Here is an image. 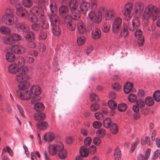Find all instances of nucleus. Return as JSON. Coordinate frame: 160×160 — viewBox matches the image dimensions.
Wrapping results in <instances>:
<instances>
[{"instance_id": "nucleus-1", "label": "nucleus", "mask_w": 160, "mask_h": 160, "mask_svg": "<svg viewBox=\"0 0 160 160\" xmlns=\"http://www.w3.org/2000/svg\"><path fill=\"white\" fill-rule=\"evenodd\" d=\"M124 16L126 20H129L132 15L138 17L141 15L144 9V4L141 1L136 2L134 5L131 2H128L125 5Z\"/></svg>"}, {"instance_id": "nucleus-2", "label": "nucleus", "mask_w": 160, "mask_h": 160, "mask_svg": "<svg viewBox=\"0 0 160 160\" xmlns=\"http://www.w3.org/2000/svg\"><path fill=\"white\" fill-rule=\"evenodd\" d=\"M45 4L41 3L39 6H34L30 11L32 15H30L28 20L32 22H43L46 19V15L44 11Z\"/></svg>"}, {"instance_id": "nucleus-3", "label": "nucleus", "mask_w": 160, "mask_h": 160, "mask_svg": "<svg viewBox=\"0 0 160 160\" xmlns=\"http://www.w3.org/2000/svg\"><path fill=\"white\" fill-rule=\"evenodd\" d=\"M28 72V68L24 66L22 69V71L20 73L17 74L16 80L19 83L18 88L20 90H24L28 88L30 86L29 81V77L26 74Z\"/></svg>"}, {"instance_id": "nucleus-4", "label": "nucleus", "mask_w": 160, "mask_h": 160, "mask_svg": "<svg viewBox=\"0 0 160 160\" xmlns=\"http://www.w3.org/2000/svg\"><path fill=\"white\" fill-rule=\"evenodd\" d=\"M160 16V9L150 4L146 7L142 14V18L146 20L151 18L155 21Z\"/></svg>"}, {"instance_id": "nucleus-5", "label": "nucleus", "mask_w": 160, "mask_h": 160, "mask_svg": "<svg viewBox=\"0 0 160 160\" xmlns=\"http://www.w3.org/2000/svg\"><path fill=\"white\" fill-rule=\"evenodd\" d=\"M102 12L100 9L98 10H91L88 13L87 19L91 22L96 23H99L102 21Z\"/></svg>"}, {"instance_id": "nucleus-6", "label": "nucleus", "mask_w": 160, "mask_h": 160, "mask_svg": "<svg viewBox=\"0 0 160 160\" xmlns=\"http://www.w3.org/2000/svg\"><path fill=\"white\" fill-rule=\"evenodd\" d=\"M132 26L129 27L130 31H133L137 29L135 33V36L137 38L143 37L142 36V32L140 29H137L139 28L140 24V22L138 17H134L132 20Z\"/></svg>"}, {"instance_id": "nucleus-7", "label": "nucleus", "mask_w": 160, "mask_h": 160, "mask_svg": "<svg viewBox=\"0 0 160 160\" xmlns=\"http://www.w3.org/2000/svg\"><path fill=\"white\" fill-rule=\"evenodd\" d=\"M18 19L11 13L7 12L2 16L1 21L3 23L7 25L12 26L17 21Z\"/></svg>"}, {"instance_id": "nucleus-8", "label": "nucleus", "mask_w": 160, "mask_h": 160, "mask_svg": "<svg viewBox=\"0 0 160 160\" xmlns=\"http://www.w3.org/2000/svg\"><path fill=\"white\" fill-rule=\"evenodd\" d=\"M64 148V146L61 142H57L53 144L49 145L48 147L49 152L50 154L54 156L63 150Z\"/></svg>"}, {"instance_id": "nucleus-9", "label": "nucleus", "mask_w": 160, "mask_h": 160, "mask_svg": "<svg viewBox=\"0 0 160 160\" xmlns=\"http://www.w3.org/2000/svg\"><path fill=\"white\" fill-rule=\"evenodd\" d=\"M22 36L18 33H12L8 37H5L3 39V42L6 44L12 45L17 42L21 40Z\"/></svg>"}, {"instance_id": "nucleus-10", "label": "nucleus", "mask_w": 160, "mask_h": 160, "mask_svg": "<svg viewBox=\"0 0 160 160\" xmlns=\"http://www.w3.org/2000/svg\"><path fill=\"white\" fill-rule=\"evenodd\" d=\"M59 15L60 17L65 19L70 18V13L67 6L63 5L59 7Z\"/></svg>"}, {"instance_id": "nucleus-11", "label": "nucleus", "mask_w": 160, "mask_h": 160, "mask_svg": "<svg viewBox=\"0 0 160 160\" xmlns=\"http://www.w3.org/2000/svg\"><path fill=\"white\" fill-rule=\"evenodd\" d=\"M24 67H19L17 63L11 64L8 66V71L9 73L12 74H15L18 72L20 73L22 71V69Z\"/></svg>"}, {"instance_id": "nucleus-12", "label": "nucleus", "mask_w": 160, "mask_h": 160, "mask_svg": "<svg viewBox=\"0 0 160 160\" xmlns=\"http://www.w3.org/2000/svg\"><path fill=\"white\" fill-rule=\"evenodd\" d=\"M17 94L18 97L20 99L24 100H29L32 97L31 93L30 91L28 90L23 92L18 91Z\"/></svg>"}, {"instance_id": "nucleus-13", "label": "nucleus", "mask_w": 160, "mask_h": 160, "mask_svg": "<svg viewBox=\"0 0 160 160\" xmlns=\"http://www.w3.org/2000/svg\"><path fill=\"white\" fill-rule=\"evenodd\" d=\"M122 21V19L119 17L115 18L112 27V30L114 33H117L119 32Z\"/></svg>"}, {"instance_id": "nucleus-14", "label": "nucleus", "mask_w": 160, "mask_h": 160, "mask_svg": "<svg viewBox=\"0 0 160 160\" xmlns=\"http://www.w3.org/2000/svg\"><path fill=\"white\" fill-rule=\"evenodd\" d=\"M12 52L18 54H22L26 52L25 48L21 45H13L11 48Z\"/></svg>"}, {"instance_id": "nucleus-15", "label": "nucleus", "mask_w": 160, "mask_h": 160, "mask_svg": "<svg viewBox=\"0 0 160 160\" xmlns=\"http://www.w3.org/2000/svg\"><path fill=\"white\" fill-rule=\"evenodd\" d=\"M15 27L18 30H21L23 33H28L30 31V28L27 24L23 23H18L16 24Z\"/></svg>"}, {"instance_id": "nucleus-16", "label": "nucleus", "mask_w": 160, "mask_h": 160, "mask_svg": "<svg viewBox=\"0 0 160 160\" xmlns=\"http://www.w3.org/2000/svg\"><path fill=\"white\" fill-rule=\"evenodd\" d=\"M90 6L89 2L83 1L81 4L80 7V11L84 14H86Z\"/></svg>"}, {"instance_id": "nucleus-17", "label": "nucleus", "mask_w": 160, "mask_h": 160, "mask_svg": "<svg viewBox=\"0 0 160 160\" xmlns=\"http://www.w3.org/2000/svg\"><path fill=\"white\" fill-rule=\"evenodd\" d=\"M128 34V26L126 23L123 22L122 26L121 29L120 35L121 37L125 38L127 36Z\"/></svg>"}, {"instance_id": "nucleus-18", "label": "nucleus", "mask_w": 160, "mask_h": 160, "mask_svg": "<svg viewBox=\"0 0 160 160\" xmlns=\"http://www.w3.org/2000/svg\"><path fill=\"white\" fill-rule=\"evenodd\" d=\"M16 13L20 17H25L28 16V12L24 8H21L16 9Z\"/></svg>"}, {"instance_id": "nucleus-19", "label": "nucleus", "mask_w": 160, "mask_h": 160, "mask_svg": "<svg viewBox=\"0 0 160 160\" xmlns=\"http://www.w3.org/2000/svg\"><path fill=\"white\" fill-rule=\"evenodd\" d=\"M50 19L52 26H58L59 23V17L56 14H52L50 16Z\"/></svg>"}, {"instance_id": "nucleus-20", "label": "nucleus", "mask_w": 160, "mask_h": 160, "mask_svg": "<svg viewBox=\"0 0 160 160\" xmlns=\"http://www.w3.org/2000/svg\"><path fill=\"white\" fill-rule=\"evenodd\" d=\"M79 3L76 0H72L70 2L69 6L71 9V12L78 10V6Z\"/></svg>"}, {"instance_id": "nucleus-21", "label": "nucleus", "mask_w": 160, "mask_h": 160, "mask_svg": "<svg viewBox=\"0 0 160 160\" xmlns=\"http://www.w3.org/2000/svg\"><path fill=\"white\" fill-rule=\"evenodd\" d=\"M77 26L79 32L83 34L86 32V28L84 24L82 21L79 20L77 23Z\"/></svg>"}, {"instance_id": "nucleus-22", "label": "nucleus", "mask_w": 160, "mask_h": 160, "mask_svg": "<svg viewBox=\"0 0 160 160\" xmlns=\"http://www.w3.org/2000/svg\"><path fill=\"white\" fill-rule=\"evenodd\" d=\"M30 91L34 95H39L41 92V89L38 85H33L31 88Z\"/></svg>"}, {"instance_id": "nucleus-23", "label": "nucleus", "mask_w": 160, "mask_h": 160, "mask_svg": "<svg viewBox=\"0 0 160 160\" xmlns=\"http://www.w3.org/2000/svg\"><path fill=\"white\" fill-rule=\"evenodd\" d=\"M55 138L54 134L49 132L45 134L43 137L44 140L47 142H50L53 140Z\"/></svg>"}, {"instance_id": "nucleus-24", "label": "nucleus", "mask_w": 160, "mask_h": 160, "mask_svg": "<svg viewBox=\"0 0 160 160\" xmlns=\"http://www.w3.org/2000/svg\"><path fill=\"white\" fill-rule=\"evenodd\" d=\"M46 117V116L43 112L36 113L34 115V119L38 121L44 120Z\"/></svg>"}, {"instance_id": "nucleus-25", "label": "nucleus", "mask_w": 160, "mask_h": 160, "mask_svg": "<svg viewBox=\"0 0 160 160\" xmlns=\"http://www.w3.org/2000/svg\"><path fill=\"white\" fill-rule=\"evenodd\" d=\"M48 127V123L45 121L41 122H38L37 124V129L44 130L47 129Z\"/></svg>"}, {"instance_id": "nucleus-26", "label": "nucleus", "mask_w": 160, "mask_h": 160, "mask_svg": "<svg viewBox=\"0 0 160 160\" xmlns=\"http://www.w3.org/2000/svg\"><path fill=\"white\" fill-rule=\"evenodd\" d=\"M79 152L82 157H86L88 155L89 150L86 147L83 146L81 148Z\"/></svg>"}, {"instance_id": "nucleus-27", "label": "nucleus", "mask_w": 160, "mask_h": 160, "mask_svg": "<svg viewBox=\"0 0 160 160\" xmlns=\"http://www.w3.org/2000/svg\"><path fill=\"white\" fill-rule=\"evenodd\" d=\"M11 32L10 29L7 26H3L0 28V32L3 34L8 35Z\"/></svg>"}, {"instance_id": "nucleus-28", "label": "nucleus", "mask_w": 160, "mask_h": 160, "mask_svg": "<svg viewBox=\"0 0 160 160\" xmlns=\"http://www.w3.org/2000/svg\"><path fill=\"white\" fill-rule=\"evenodd\" d=\"M133 87V84L130 82H128L124 85V90L126 93H129Z\"/></svg>"}, {"instance_id": "nucleus-29", "label": "nucleus", "mask_w": 160, "mask_h": 160, "mask_svg": "<svg viewBox=\"0 0 160 160\" xmlns=\"http://www.w3.org/2000/svg\"><path fill=\"white\" fill-rule=\"evenodd\" d=\"M101 32L99 30L96 29L93 30L92 32V38L95 39H98L101 37Z\"/></svg>"}, {"instance_id": "nucleus-30", "label": "nucleus", "mask_w": 160, "mask_h": 160, "mask_svg": "<svg viewBox=\"0 0 160 160\" xmlns=\"http://www.w3.org/2000/svg\"><path fill=\"white\" fill-rule=\"evenodd\" d=\"M50 1V4L49 5L50 11L51 12V15L53 14V13L54 11H57V7L56 4L54 1L52 0H48V1Z\"/></svg>"}, {"instance_id": "nucleus-31", "label": "nucleus", "mask_w": 160, "mask_h": 160, "mask_svg": "<svg viewBox=\"0 0 160 160\" xmlns=\"http://www.w3.org/2000/svg\"><path fill=\"white\" fill-rule=\"evenodd\" d=\"M5 58L8 62H12L15 59V55L11 52H8L6 54Z\"/></svg>"}, {"instance_id": "nucleus-32", "label": "nucleus", "mask_w": 160, "mask_h": 160, "mask_svg": "<svg viewBox=\"0 0 160 160\" xmlns=\"http://www.w3.org/2000/svg\"><path fill=\"white\" fill-rule=\"evenodd\" d=\"M114 12L112 10H106L104 12V15L107 20H111L113 16Z\"/></svg>"}, {"instance_id": "nucleus-33", "label": "nucleus", "mask_w": 160, "mask_h": 160, "mask_svg": "<svg viewBox=\"0 0 160 160\" xmlns=\"http://www.w3.org/2000/svg\"><path fill=\"white\" fill-rule=\"evenodd\" d=\"M16 63L18 66H20V67H22L24 65L25 62V59L24 58L22 57H18L17 58L16 60Z\"/></svg>"}, {"instance_id": "nucleus-34", "label": "nucleus", "mask_w": 160, "mask_h": 160, "mask_svg": "<svg viewBox=\"0 0 160 160\" xmlns=\"http://www.w3.org/2000/svg\"><path fill=\"white\" fill-rule=\"evenodd\" d=\"M72 14L70 13V17L74 20H78L80 17V13L78 10L72 12Z\"/></svg>"}, {"instance_id": "nucleus-35", "label": "nucleus", "mask_w": 160, "mask_h": 160, "mask_svg": "<svg viewBox=\"0 0 160 160\" xmlns=\"http://www.w3.org/2000/svg\"><path fill=\"white\" fill-rule=\"evenodd\" d=\"M44 105L42 102H39L35 104L34 109L37 111H41L44 109Z\"/></svg>"}, {"instance_id": "nucleus-36", "label": "nucleus", "mask_w": 160, "mask_h": 160, "mask_svg": "<svg viewBox=\"0 0 160 160\" xmlns=\"http://www.w3.org/2000/svg\"><path fill=\"white\" fill-rule=\"evenodd\" d=\"M68 29L70 31H74L76 28V23L73 21L68 22L67 24Z\"/></svg>"}, {"instance_id": "nucleus-37", "label": "nucleus", "mask_w": 160, "mask_h": 160, "mask_svg": "<svg viewBox=\"0 0 160 160\" xmlns=\"http://www.w3.org/2000/svg\"><path fill=\"white\" fill-rule=\"evenodd\" d=\"M52 32L53 34L55 35H59L61 31L58 26H52Z\"/></svg>"}, {"instance_id": "nucleus-38", "label": "nucleus", "mask_w": 160, "mask_h": 160, "mask_svg": "<svg viewBox=\"0 0 160 160\" xmlns=\"http://www.w3.org/2000/svg\"><path fill=\"white\" fill-rule=\"evenodd\" d=\"M146 104L148 106H152L154 104V101L152 98L150 97H147L145 100Z\"/></svg>"}, {"instance_id": "nucleus-39", "label": "nucleus", "mask_w": 160, "mask_h": 160, "mask_svg": "<svg viewBox=\"0 0 160 160\" xmlns=\"http://www.w3.org/2000/svg\"><path fill=\"white\" fill-rule=\"evenodd\" d=\"M114 156L115 160H120L121 156V153L119 148H117L116 149Z\"/></svg>"}, {"instance_id": "nucleus-40", "label": "nucleus", "mask_w": 160, "mask_h": 160, "mask_svg": "<svg viewBox=\"0 0 160 160\" xmlns=\"http://www.w3.org/2000/svg\"><path fill=\"white\" fill-rule=\"evenodd\" d=\"M22 2L23 6L27 8H30L33 5L32 0H22Z\"/></svg>"}, {"instance_id": "nucleus-41", "label": "nucleus", "mask_w": 160, "mask_h": 160, "mask_svg": "<svg viewBox=\"0 0 160 160\" xmlns=\"http://www.w3.org/2000/svg\"><path fill=\"white\" fill-rule=\"evenodd\" d=\"M110 27V23L109 22H107L103 24L102 28V29L103 32H107L109 31Z\"/></svg>"}, {"instance_id": "nucleus-42", "label": "nucleus", "mask_w": 160, "mask_h": 160, "mask_svg": "<svg viewBox=\"0 0 160 160\" xmlns=\"http://www.w3.org/2000/svg\"><path fill=\"white\" fill-rule=\"evenodd\" d=\"M154 100L157 102L160 101V91L157 90L155 91L153 95Z\"/></svg>"}, {"instance_id": "nucleus-43", "label": "nucleus", "mask_w": 160, "mask_h": 160, "mask_svg": "<svg viewBox=\"0 0 160 160\" xmlns=\"http://www.w3.org/2000/svg\"><path fill=\"white\" fill-rule=\"evenodd\" d=\"M85 41V38L84 37L81 36L77 38V43L78 46H81L84 44Z\"/></svg>"}, {"instance_id": "nucleus-44", "label": "nucleus", "mask_w": 160, "mask_h": 160, "mask_svg": "<svg viewBox=\"0 0 160 160\" xmlns=\"http://www.w3.org/2000/svg\"><path fill=\"white\" fill-rule=\"evenodd\" d=\"M110 131L113 134H115L118 132V126L116 123H112L111 125Z\"/></svg>"}, {"instance_id": "nucleus-45", "label": "nucleus", "mask_w": 160, "mask_h": 160, "mask_svg": "<svg viewBox=\"0 0 160 160\" xmlns=\"http://www.w3.org/2000/svg\"><path fill=\"white\" fill-rule=\"evenodd\" d=\"M58 153L59 157L61 159H64L67 156V152L64 148Z\"/></svg>"}, {"instance_id": "nucleus-46", "label": "nucleus", "mask_w": 160, "mask_h": 160, "mask_svg": "<svg viewBox=\"0 0 160 160\" xmlns=\"http://www.w3.org/2000/svg\"><path fill=\"white\" fill-rule=\"evenodd\" d=\"M108 104L109 107L112 109H114L117 107L116 102L113 100H110L108 102Z\"/></svg>"}, {"instance_id": "nucleus-47", "label": "nucleus", "mask_w": 160, "mask_h": 160, "mask_svg": "<svg viewBox=\"0 0 160 160\" xmlns=\"http://www.w3.org/2000/svg\"><path fill=\"white\" fill-rule=\"evenodd\" d=\"M96 133L99 137H103L106 134L105 130L102 128L98 129Z\"/></svg>"}, {"instance_id": "nucleus-48", "label": "nucleus", "mask_w": 160, "mask_h": 160, "mask_svg": "<svg viewBox=\"0 0 160 160\" xmlns=\"http://www.w3.org/2000/svg\"><path fill=\"white\" fill-rule=\"evenodd\" d=\"M111 120L110 118H107L103 121V126L106 128H108L111 124Z\"/></svg>"}, {"instance_id": "nucleus-49", "label": "nucleus", "mask_w": 160, "mask_h": 160, "mask_svg": "<svg viewBox=\"0 0 160 160\" xmlns=\"http://www.w3.org/2000/svg\"><path fill=\"white\" fill-rule=\"evenodd\" d=\"M35 23L33 24L31 26L32 29L35 31H38L40 30L42 28L41 26L39 24L36 23V22Z\"/></svg>"}, {"instance_id": "nucleus-50", "label": "nucleus", "mask_w": 160, "mask_h": 160, "mask_svg": "<svg viewBox=\"0 0 160 160\" xmlns=\"http://www.w3.org/2000/svg\"><path fill=\"white\" fill-rule=\"evenodd\" d=\"M127 108V106L125 103H122L118 105V109L120 112H124L126 110Z\"/></svg>"}, {"instance_id": "nucleus-51", "label": "nucleus", "mask_w": 160, "mask_h": 160, "mask_svg": "<svg viewBox=\"0 0 160 160\" xmlns=\"http://www.w3.org/2000/svg\"><path fill=\"white\" fill-rule=\"evenodd\" d=\"M128 99L130 102H134L137 100V96L135 94H131L129 95Z\"/></svg>"}, {"instance_id": "nucleus-52", "label": "nucleus", "mask_w": 160, "mask_h": 160, "mask_svg": "<svg viewBox=\"0 0 160 160\" xmlns=\"http://www.w3.org/2000/svg\"><path fill=\"white\" fill-rule=\"evenodd\" d=\"M136 104L137 106L139 108H142L144 107L145 102L143 100L140 99L137 101Z\"/></svg>"}, {"instance_id": "nucleus-53", "label": "nucleus", "mask_w": 160, "mask_h": 160, "mask_svg": "<svg viewBox=\"0 0 160 160\" xmlns=\"http://www.w3.org/2000/svg\"><path fill=\"white\" fill-rule=\"evenodd\" d=\"M41 98V97L39 96V95H34V96L33 97L32 100L31 102L32 104H36L38 103L37 102Z\"/></svg>"}, {"instance_id": "nucleus-54", "label": "nucleus", "mask_w": 160, "mask_h": 160, "mask_svg": "<svg viewBox=\"0 0 160 160\" xmlns=\"http://www.w3.org/2000/svg\"><path fill=\"white\" fill-rule=\"evenodd\" d=\"M90 98L91 102L97 101L99 100V98L98 96L94 93H92L90 95Z\"/></svg>"}, {"instance_id": "nucleus-55", "label": "nucleus", "mask_w": 160, "mask_h": 160, "mask_svg": "<svg viewBox=\"0 0 160 160\" xmlns=\"http://www.w3.org/2000/svg\"><path fill=\"white\" fill-rule=\"evenodd\" d=\"M139 142V141L138 139H137L132 144L130 150L131 152H132L134 150L138 144Z\"/></svg>"}, {"instance_id": "nucleus-56", "label": "nucleus", "mask_w": 160, "mask_h": 160, "mask_svg": "<svg viewBox=\"0 0 160 160\" xmlns=\"http://www.w3.org/2000/svg\"><path fill=\"white\" fill-rule=\"evenodd\" d=\"M17 106L21 115L23 117L25 118V116L24 113V110L23 107L18 104L17 105Z\"/></svg>"}, {"instance_id": "nucleus-57", "label": "nucleus", "mask_w": 160, "mask_h": 160, "mask_svg": "<svg viewBox=\"0 0 160 160\" xmlns=\"http://www.w3.org/2000/svg\"><path fill=\"white\" fill-rule=\"evenodd\" d=\"M99 108V105L97 103H93L91 106V109L93 112L98 110Z\"/></svg>"}, {"instance_id": "nucleus-58", "label": "nucleus", "mask_w": 160, "mask_h": 160, "mask_svg": "<svg viewBox=\"0 0 160 160\" xmlns=\"http://www.w3.org/2000/svg\"><path fill=\"white\" fill-rule=\"evenodd\" d=\"M94 116L97 119L102 120L103 119L104 117L101 113L97 112L95 113Z\"/></svg>"}, {"instance_id": "nucleus-59", "label": "nucleus", "mask_w": 160, "mask_h": 160, "mask_svg": "<svg viewBox=\"0 0 160 160\" xmlns=\"http://www.w3.org/2000/svg\"><path fill=\"white\" fill-rule=\"evenodd\" d=\"M92 142V139L89 137H87L86 138L84 141V143L86 146H89Z\"/></svg>"}, {"instance_id": "nucleus-60", "label": "nucleus", "mask_w": 160, "mask_h": 160, "mask_svg": "<svg viewBox=\"0 0 160 160\" xmlns=\"http://www.w3.org/2000/svg\"><path fill=\"white\" fill-rule=\"evenodd\" d=\"M26 35H24V38L27 40H28L30 38H33L34 37V34L33 32H29L28 33H26Z\"/></svg>"}, {"instance_id": "nucleus-61", "label": "nucleus", "mask_w": 160, "mask_h": 160, "mask_svg": "<svg viewBox=\"0 0 160 160\" xmlns=\"http://www.w3.org/2000/svg\"><path fill=\"white\" fill-rule=\"evenodd\" d=\"M138 44L140 46H142L144 43V37H142L141 38H138Z\"/></svg>"}, {"instance_id": "nucleus-62", "label": "nucleus", "mask_w": 160, "mask_h": 160, "mask_svg": "<svg viewBox=\"0 0 160 160\" xmlns=\"http://www.w3.org/2000/svg\"><path fill=\"white\" fill-rule=\"evenodd\" d=\"M102 126L101 123L99 121H95L93 123V126L94 128H98Z\"/></svg>"}, {"instance_id": "nucleus-63", "label": "nucleus", "mask_w": 160, "mask_h": 160, "mask_svg": "<svg viewBox=\"0 0 160 160\" xmlns=\"http://www.w3.org/2000/svg\"><path fill=\"white\" fill-rule=\"evenodd\" d=\"M47 34L43 31L41 32L39 36V39H44L47 37Z\"/></svg>"}, {"instance_id": "nucleus-64", "label": "nucleus", "mask_w": 160, "mask_h": 160, "mask_svg": "<svg viewBox=\"0 0 160 160\" xmlns=\"http://www.w3.org/2000/svg\"><path fill=\"white\" fill-rule=\"evenodd\" d=\"M89 150L90 153L92 154H93L96 152V148L94 146H91L89 147Z\"/></svg>"}]
</instances>
